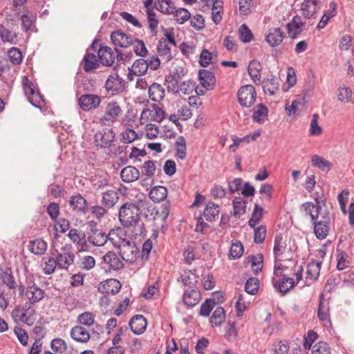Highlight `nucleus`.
I'll use <instances>...</instances> for the list:
<instances>
[{"label":"nucleus","instance_id":"1","mask_svg":"<svg viewBox=\"0 0 354 354\" xmlns=\"http://www.w3.org/2000/svg\"><path fill=\"white\" fill-rule=\"evenodd\" d=\"M109 241L115 248L120 249V254L124 261L132 263L136 260L138 248L135 244L122 238L118 230H111L109 232Z\"/></svg>","mask_w":354,"mask_h":354},{"label":"nucleus","instance_id":"2","mask_svg":"<svg viewBox=\"0 0 354 354\" xmlns=\"http://www.w3.org/2000/svg\"><path fill=\"white\" fill-rule=\"evenodd\" d=\"M140 208L133 203L123 204L119 210L120 223L125 227L135 226L140 221Z\"/></svg>","mask_w":354,"mask_h":354},{"label":"nucleus","instance_id":"3","mask_svg":"<svg viewBox=\"0 0 354 354\" xmlns=\"http://www.w3.org/2000/svg\"><path fill=\"white\" fill-rule=\"evenodd\" d=\"M165 117V111L158 104H151L142 110L140 120L142 124H149V122L160 123Z\"/></svg>","mask_w":354,"mask_h":354},{"label":"nucleus","instance_id":"4","mask_svg":"<svg viewBox=\"0 0 354 354\" xmlns=\"http://www.w3.org/2000/svg\"><path fill=\"white\" fill-rule=\"evenodd\" d=\"M24 91L28 101L35 107L41 108L44 105V101L39 91L34 84L26 77L23 80Z\"/></svg>","mask_w":354,"mask_h":354},{"label":"nucleus","instance_id":"5","mask_svg":"<svg viewBox=\"0 0 354 354\" xmlns=\"http://www.w3.org/2000/svg\"><path fill=\"white\" fill-rule=\"evenodd\" d=\"M75 257L73 246L71 244L63 245L55 258L58 268L67 270L74 263Z\"/></svg>","mask_w":354,"mask_h":354},{"label":"nucleus","instance_id":"6","mask_svg":"<svg viewBox=\"0 0 354 354\" xmlns=\"http://www.w3.org/2000/svg\"><path fill=\"white\" fill-rule=\"evenodd\" d=\"M238 101L243 107H250L256 99V91L253 86L248 84L239 88L237 93Z\"/></svg>","mask_w":354,"mask_h":354},{"label":"nucleus","instance_id":"7","mask_svg":"<svg viewBox=\"0 0 354 354\" xmlns=\"http://www.w3.org/2000/svg\"><path fill=\"white\" fill-rule=\"evenodd\" d=\"M330 214L327 210L323 212V216L319 217L318 220L313 221L314 232L317 238L319 239H324L329 231L328 223H330Z\"/></svg>","mask_w":354,"mask_h":354},{"label":"nucleus","instance_id":"8","mask_svg":"<svg viewBox=\"0 0 354 354\" xmlns=\"http://www.w3.org/2000/svg\"><path fill=\"white\" fill-rule=\"evenodd\" d=\"M121 113L122 109L119 104L116 102L111 101L106 104L104 114L100 118V122L105 125L109 124L115 122Z\"/></svg>","mask_w":354,"mask_h":354},{"label":"nucleus","instance_id":"9","mask_svg":"<svg viewBox=\"0 0 354 354\" xmlns=\"http://www.w3.org/2000/svg\"><path fill=\"white\" fill-rule=\"evenodd\" d=\"M115 134L112 129H104L99 131L94 137L97 146L102 148L109 147L115 140Z\"/></svg>","mask_w":354,"mask_h":354},{"label":"nucleus","instance_id":"10","mask_svg":"<svg viewBox=\"0 0 354 354\" xmlns=\"http://www.w3.org/2000/svg\"><path fill=\"white\" fill-rule=\"evenodd\" d=\"M100 102V97L94 94L82 95L78 100L80 108L85 111L97 109Z\"/></svg>","mask_w":354,"mask_h":354},{"label":"nucleus","instance_id":"11","mask_svg":"<svg viewBox=\"0 0 354 354\" xmlns=\"http://www.w3.org/2000/svg\"><path fill=\"white\" fill-rule=\"evenodd\" d=\"M111 39L115 47L127 48L133 44V37L120 30L113 32Z\"/></svg>","mask_w":354,"mask_h":354},{"label":"nucleus","instance_id":"12","mask_svg":"<svg viewBox=\"0 0 354 354\" xmlns=\"http://www.w3.org/2000/svg\"><path fill=\"white\" fill-rule=\"evenodd\" d=\"M198 74L201 86L207 91L213 89L216 83L214 73L206 69H201L198 71Z\"/></svg>","mask_w":354,"mask_h":354},{"label":"nucleus","instance_id":"13","mask_svg":"<svg viewBox=\"0 0 354 354\" xmlns=\"http://www.w3.org/2000/svg\"><path fill=\"white\" fill-rule=\"evenodd\" d=\"M44 291L37 286H28L24 295L28 299L27 304L30 306L39 302L44 297Z\"/></svg>","mask_w":354,"mask_h":354},{"label":"nucleus","instance_id":"14","mask_svg":"<svg viewBox=\"0 0 354 354\" xmlns=\"http://www.w3.org/2000/svg\"><path fill=\"white\" fill-rule=\"evenodd\" d=\"M315 201L317 203L316 205L313 203L307 202L302 205L306 214H308L310 216L311 221L313 222L315 220H318L319 217L323 216V212L325 211H323L320 207L318 198H316Z\"/></svg>","mask_w":354,"mask_h":354},{"label":"nucleus","instance_id":"15","mask_svg":"<svg viewBox=\"0 0 354 354\" xmlns=\"http://www.w3.org/2000/svg\"><path fill=\"white\" fill-rule=\"evenodd\" d=\"M319 0H304L301 4V12L305 18H315L318 10Z\"/></svg>","mask_w":354,"mask_h":354},{"label":"nucleus","instance_id":"16","mask_svg":"<svg viewBox=\"0 0 354 354\" xmlns=\"http://www.w3.org/2000/svg\"><path fill=\"white\" fill-rule=\"evenodd\" d=\"M108 240L109 241V234L106 235L101 230H94L87 236L86 242L88 241L93 246L101 247L104 245Z\"/></svg>","mask_w":354,"mask_h":354},{"label":"nucleus","instance_id":"17","mask_svg":"<svg viewBox=\"0 0 354 354\" xmlns=\"http://www.w3.org/2000/svg\"><path fill=\"white\" fill-rule=\"evenodd\" d=\"M123 80L117 73L110 75L105 82V88L112 95L117 93L122 86Z\"/></svg>","mask_w":354,"mask_h":354},{"label":"nucleus","instance_id":"18","mask_svg":"<svg viewBox=\"0 0 354 354\" xmlns=\"http://www.w3.org/2000/svg\"><path fill=\"white\" fill-rule=\"evenodd\" d=\"M283 37V32L281 28H273L269 30V32L266 37V40L270 46L276 47L281 44Z\"/></svg>","mask_w":354,"mask_h":354},{"label":"nucleus","instance_id":"19","mask_svg":"<svg viewBox=\"0 0 354 354\" xmlns=\"http://www.w3.org/2000/svg\"><path fill=\"white\" fill-rule=\"evenodd\" d=\"M148 69L147 61L144 59H138L136 60L132 65L131 69L128 74V80H133V75L137 76L144 75Z\"/></svg>","mask_w":354,"mask_h":354},{"label":"nucleus","instance_id":"20","mask_svg":"<svg viewBox=\"0 0 354 354\" xmlns=\"http://www.w3.org/2000/svg\"><path fill=\"white\" fill-rule=\"evenodd\" d=\"M121 284L120 281L115 279H108L102 283L98 287L100 291L108 295H115L119 292Z\"/></svg>","mask_w":354,"mask_h":354},{"label":"nucleus","instance_id":"21","mask_svg":"<svg viewBox=\"0 0 354 354\" xmlns=\"http://www.w3.org/2000/svg\"><path fill=\"white\" fill-rule=\"evenodd\" d=\"M98 60L104 66H111L115 60V55L110 47L101 46L97 52Z\"/></svg>","mask_w":354,"mask_h":354},{"label":"nucleus","instance_id":"22","mask_svg":"<svg viewBox=\"0 0 354 354\" xmlns=\"http://www.w3.org/2000/svg\"><path fill=\"white\" fill-rule=\"evenodd\" d=\"M147 326V319L141 315L134 316L129 322L131 330L137 335L142 334L146 330Z\"/></svg>","mask_w":354,"mask_h":354},{"label":"nucleus","instance_id":"23","mask_svg":"<svg viewBox=\"0 0 354 354\" xmlns=\"http://www.w3.org/2000/svg\"><path fill=\"white\" fill-rule=\"evenodd\" d=\"M70 335L73 339L80 343L88 342L91 337L89 332L84 327L79 325L71 328Z\"/></svg>","mask_w":354,"mask_h":354},{"label":"nucleus","instance_id":"24","mask_svg":"<svg viewBox=\"0 0 354 354\" xmlns=\"http://www.w3.org/2000/svg\"><path fill=\"white\" fill-rule=\"evenodd\" d=\"M69 204L77 212L85 213L88 210L87 201L80 194L72 196L70 198Z\"/></svg>","mask_w":354,"mask_h":354},{"label":"nucleus","instance_id":"25","mask_svg":"<svg viewBox=\"0 0 354 354\" xmlns=\"http://www.w3.org/2000/svg\"><path fill=\"white\" fill-rule=\"evenodd\" d=\"M103 261L109 266V269L115 270H119L124 266L119 257L115 252L111 251L103 257Z\"/></svg>","mask_w":354,"mask_h":354},{"label":"nucleus","instance_id":"26","mask_svg":"<svg viewBox=\"0 0 354 354\" xmlns=\"http://www.w3.org/2000/svg\"><path fill=\"white\" fill-rule=\"evenodd\" d=\"M304 23L301 21L300 17H293L290 22L287 24L288 34L290 37L295 38L303 30Z\"/></svg>","mask_w":354,"mask_h":354},{"label":"nucleus","instance_id":"27","mask_svg":"<svg viewBox=\"0 0 354 354\" xmlns=\"http://www.w3.org/2000/svg\"><path fill=\"white\" fill-rule=\"evenodd\" d=\"M201 300L200 292L194 288L186 289L183 295V302L187 306H194Z\"/></svg>","mask_w":354,"mask_h":354},{"label":"nucleus","instance_id":"28","mask_svg":"<svg viewBox=\"0 0 354 354\" xmlns=\"http://www.w3.org/2000/svg\"><path fill=\"white\" fill-rule=\"evenodd\" d=\"M165 96L164 87L158 83H153L149 86V97L156 102H160Z\"/></svg>","mask_w":354,"mask_h":354},{"label":"nucleus","instance_id":"29","mask_svg":"<svg viewBox=\"0 0 354 354\" xmlns=\"http://www.w3.org/2000/svg\"><path fill=\"white\" fill-rule=\"evenodd\" d=\"M120 177L124 183L134 182L139 178L140 171L135 167L127 166L121 170Z\"/></svg>","mask_w":354,"mask_h":354},{"label":"nucleus","instance_id":"30","mask_svg":"<svg viewBox=\"0 0 354 354\" xmlns=\"http://www.w3.org/2000/svg\"><path fill=\"white\" fill-rule=\"evenodd\" d=\"M70 240L75 245L84 249L86 245L85 233L75 228L71 229L68 233Z\"/></svg>","mask_w":354,"mask_h":354},{"label":"nucleus","instance_id":"31","mask_svg":"<svg viewBox=\"0 0 354 354\" xmlns=\"http://www.w3.org/2000/svg\"><path fill=\"white\" fill-rule=\"evenodd\" d=\"M21 322L28 326L33 325L35 321V310L30 304L26 303L21 307Z\"/></svg>","mask_w":354,"mask_h":354},{"label":"nucleus","instance_id":"32","mask_svg":"<svg viewBox=\"0 0 354 354\" xmlns=\"http://www.w3.org/2000/svg\"><path fill=\"white\" fill-rule=\"evenodd\" d=\"M47 243L41 239L30 241L28 245L29 251L36 255H42L47 250Z\"/></svg>","mask_w":354,"mask_h":354},{"label":"nucleus","instance_id":"33","mask_svg":"<svg viewBox=\"0 0 354 354\" xmlns=\"http://www.w3.org/2000/svg\"><path fill=\"white\" fill-rule=\"evenodd\" d=\"M268 108L263 104H259L253 109L252 119L255 122L263 124L268 118Z\"/></svg>","mask_w":354,"mask_h":354},{"label":"nucleus","instance_id":"34","mask_svg":"<svg viewBox=\"0 0 354 354\" xmlns=\"http://www.w3.org/2000/svg\"><path fill=\"white\" fill-rule=\"evenodd\" d=\"M248 73L254 83H259L261 80V65L257 60L250 62L248 68Z\"/></svg>","mask_w":354,"mask_h":354},{"label":"nucleus","instance_id":"35","mask_svg":"<svg viewBox=\"0 0 354 354\" xmlns=\"http://www.w3.org/2000/svg\"><path fill=\"white\" fill-rule=\"evenodd\" d=\"M167 196V189L163 186H155L150 192L149 197L155 203L164 201Z\"/></svg>","mask_w":354,"mask_h":354},{"label":"nucleus","instance_id":"36","mask_svg":"<svg viewBox=\"0 0 354 354\" xmlns=\"http://www.w3.org/2000/svg\"><path fill=\"white\" fill-rule=\"evenodd\" d=\"M99 60L95 55L93 53H87L84 55L82 61V66L86 72H89L97 68L99 66Z\"/></svg>","mask_w":354,"mask_h":354},{"label":"nucleus","instance_id":"37","mask_svg":"<svg viewBox=\"0 0 354 354\" xmlns=\"http://www.w3.org/2000/svg\"><path fill=\"white\" fill-rule=\"evenodd\" d=\"M154 6L157 10L167 15L174 14L176 9L171 0H156L154 2Z\"/></svg>","mask_w":354,"mask_h":354},{"label":"nucleus","instance_id":"38","mask_svg":"<svg viewBox=\"0 0 354 354\" xmlns=\"http://www.w3.org/2000/svg\"><path fill=\"white\" fill-rule=\"evenodd\" d=\"M119 194L115 190H108L103 194L102 204L106 207H112L118 201Z\"/></svg>","mask_w":354,"mask_h":354},{"label":"nucleus","instance_id":"39","mask_svg":"<svg viewBox=\"0 0 354 354\" xmlns=\"http://www.w3.org/2000/svg\"><path fill=\"white\" fill-rule=\"evenodd\" d=\"M158 55L167 62L172 59L171 48L166 39H160L157 46Z\"/></svg>","mask_w":354,"mask_h":354},{"label":"nucleus","instance_id":"40","mask_svg":"<svg viewBox=\"0 0 354 354\" xmlns=\"http://www.w3.org/2000/svg\"><path fill=\"white\" fill-rule=\"evenodd\" d=\"M219 214V206L214 203L209 202L207 204L203 215L207 221H212Z\"/></svg>","mask_w":354,"mask_h":354},{"label":"nucleus","instance_id":"41","mask_svg":"<svg viewBox=\"0 0 354 354\" xmlns=\"http://www.w3.org/2000/svg\"><path fill=\"white\" fill-rule=\"evenodd\" d=\"M273 286L278 288L280 292L285 295L294 287L295 281L292 278L284 277L279 283L273 281Z\"/></svg>","mask_w":354,"mask_h":354},{"label":"nucleus","instance_id":"42","mask_svg":"<svg viewBox=\"0 0 354 354\" xmlns=\"http://www.w3.org/2000/svg\"><path fill=\"white\" fill-rule=\"evenodd\" d=\"M263 88L266 93L274 95L279 90V82L277 77L268 78L263 82Z\"/></svg>","mask_w":354,"mask_h":354},{"label":"nucleus","instance_id":"43","mask_svg":"<svg viewBox=\"0 0 354 354\" xmlns=\"http://www.w3.org/2000/svg\"><path fill=\"white\" fill-rule=\"evenodd\" d=\"M41 266L46 274H50L55 272L56 267H58V263H57L55 257H46L42 259Z\"/></svg>","mask_w":354,"mask_h":354},{"label":"nucleus","instance_id":"44","mask_svg":"<svg viewBox=\"0 0 354 354\" xmlns=\"http://www.w3.org/2000/svg\"><path fill=\"white\" fill-rule=\"evenodd\" d=\"M311 162L313 167H318L323 171H328L331 168V163L328 160L317 155L312 156Z\"/></svg>","mask_w":354,"mask_h":354},{"label":"nucleus","instance_id":"45","mask_svg":"<svg viewBox=\"0 0 354 354\" xmlns=\"http://www.w3.org/2000/svg\"><path fill=\"white\" fill-rule=\"evenodd\" d=\"M176 156L180 160H184L186 158V141L184 137L179 136L176 142Z\"/></svg>","mask_w":354,"mask_h":354},{"label":"nucleus","instance_id":"46","mask_svg":"<svg viewBox=\"0 0 354 354\" xmlns=\"http://www.w3.org/2000/svg\"><path fill=\"white\" fill-rule=\"evenodd\" d=\"M21 20L23 30L27 32L30 29L33 24L35 20V17L29 10H26L24 11V13L21 17Z\"/></svg>","mask_w":354,"mask_h":354},{"label":"nucleus","instance_id":"47","mask_svg":"<svg viewBox=\"0 0 354 354\" xmlns=\"http://www.w3.org/2000/svg\"><path fill=\"white\" fill-rule=\"evenodd\" d=\"M234 215L240 216L245 212L247 201L241 197H236L233 200Z\"/></svg>","mask_w":354,"mask_h":354},{"label":"nucleus","instance_id":"48","mask_svg":"<svg viewBox=\"0 0 354 354\" xmlns=\"http://www.w3.org/2000/svg\"><path fill=\"white\" fill-rule=\"evenodd\" d=\"M225 319V313L223 308L217 307L210 318V323L212 326H218L224 322Z\"/></svg>","mask_w":354,"mask_h":354},{"label":"nucleus","instance_id":"49","mask_svg":"<svg viewBox=\"0 0 354 354\" xmlns=\"http://www.w3.org/2000/svg\"><path fill=\"white\" fill-rule=\"evenodd\" d=\"M79 326H91L94 324L95 315L89 312H84L78 315L77 319Z\"/></svg>","mask_w":354,"mask_h":354},{"label":"nucleus","instance_id":"50","mask_svg":"<svg viewBox=\"0 0 354 354\" xmlns=\"http://www.w3.org/2000/svg\"><path fill=\"white\" fill-rule=\"evenodd\" d=\"M321 269V263L318 261H313L308 265L307 267V277L312 279L315 280L319 275Z\"/></svg>","mask_w":354,"mask_h":354},{"label":"nucleus","instance_id":"51","mask_svg":"<svg viewBox=\"0 0 354 354\" xmlns=\"http://www.w3.org/2000/svg\"><path fill=\"white\" fill-rule=\"evenodd\" d=\"M0 37L3 42L15 44L17 41V35L15 32L7 29L3 26H0Z\"/></svg>","mask_w":354,"mask_h":354},{"label":"nucleus","instance_id":"52","mask_svg":"<svg viewBox=\"0 0 354 354\" xmlns=\"http://www.w3.org/2000/svg\"><path fill=\"white\" fill-rule=\"evenodd\" d=\"M243 252V246L241 241H235L232 243L229 252V258L232 259H239Z\"/></svg>","mask_w":354,"mask_h":354},{"label":"nucleus","instance_id":"53","mask_svg":"<svg viewBox=\"0 0 354 354\" xmlns=\"http://www.w3.org/2000/svg\"><path fill=\"white\" fill-rule=\"evenodd\" d=\"M197 277L192 273L190 270L185 271L180 276L181 281L186 286H188L187 289L194 288L196 283L197 282Z\"/></svg>","mask_w":354,"mask_h":354},{"label":"nucleus","instance_id":"54","mask_svg":"<svg viewBox=\"0 0 354 354\" xmlns=\"http://www.w3.org/2000/svg\"><path fill=\"white\" fill-rule=\"evenodd\" d=\"M196 89V82L194 80H186L180 83L177 92H180L184 95H189Z\"/></svg>","mask_w":354,"mask_h":354},{"label":"nucleus","instance_id":"55","mask_svg":"<svg viewBox=\"0 0 354 354\" xmlns=\"http://www.w3.org/2000/svg\"><path fill=\"white\" fill-rule=\"evenodd\" d=\"M286 243L283 241V238L281 234L277 235L274 239V245L273 252L275 257H280L284 252Z\"/></svg>","mask_w":354,"mask_h":354},{"label":"nucleus","instance_id":"56","mask_svg":"<svg viewBox=\"0 0 354 354\" xmlns=\"http://www.w3.org/2000/svg\"><path fill=\"white\" fill-rule=\"evenodd\" d=\"M319 115L317 113H315L313 115L312 120L310 124L309 134L312 136H319L322 133L321 127L318 124Z\"/></svg>","mask_w":354,"mask_h":354},{"label":"nucleus","instance_id":"57","mask_svg":"<svg viewBox=\"0 0 354 354\" xmlns=\"http://www.w3.org/2000/svg\"><path fill=\"white\" fill-rule=\"evenodd\" d=\"M147 21H148V24H149V28L154 35H156V32H157L156 29H157L158 25L159 24V20L157 17V15L153 12V10H149L147 12Z\"/></svg>","mask_w":354,"mask_h":354},{"label":"nucleus","instance_id":"58","mask_svg":"<svg viewBox=\"0 0 354 354\" xmlns=\"http://www.w3.org/2000/svg\"><path fill=\"white\" fill-rule=\"evenodd\" d=\"M336 14V9L335 5L332 6V4H330V8L327 10L324 15L322 16L321 20L317 24V28L318 29H322L324 28L326 25L327 24L328 20L335 16Z\"/></svg>","mask_w":354,"mask_h":354},{"label":"nucleus","instance_id":"59","mask_svg":"<svg viewBox=\"0 0 354 354\" xmlns=\"http://www.w3.org/2000/svg\"><path fill=\"white\" fill-rule=\"evenodd\" d=\"M259 288L258 279L251 277L247 280L245 285V290L250 295H254Z\"/></svg>","mask_w":354,"mask_h":354},{"label":"nucleus","instance_id":"60","mask_svg":"<svg viewBox=\"0 0 354 354\" xmlns=\"http://www.w3.org/2000/svg\"><path fill=\"white\" fill-rule=\"evenodd\" d=\"M215 304L216 303L214 299H206L205 301L201 306L200 315L203 317H208L214 308Z\"/></svg>","mask_w":354,"mask_h":354},{"label":"nucleus","instance_id":"61","mask_svg":"<svg viewBox=\"0 0 354 354\" xmlns=\"http://www.w3.org/2000/svg\"><path fill=\"white\" fill-rule=\"evenodd\" d=\"M212 53L207 49H203L200 54L198 60L200 65L203 67H207L212 63Z\"/></svg>","mask_w":354,"mask_h":354},{"label":"nucleus","instance_id":"62","mask_svg":"<svg viewBox=\"0 0 354 354\" xmlns=\"http://www.w3.org/2000/svg\"><path fill=\"white\" fill-rule=\"evenodd\" d=\"M8 54L9 59L12 64L18 65L21 62L22 53L19 48L12 47L8 50Z\"/></svg>","mask_w":354,"mask_h":354},{"label":"nucleus","instance_id":"63","mask_svg":"<svg viewBox=\"0 0 354 354\" xmlns=\"http://www.w3.org/2000/svg\"><path fill=\"white\" fill-rule=\"evenodd\" d=\"M239 33L240 39L244 43L250 42L253 38L251 30L245 24H242L240 26Z\"/></svg>","mask_w":354,"mask_h":354},{"label":"nucleus","instance_id":"64","mask_svg":"<svg viewBox=\"0 0 354 354\" xmlns=\"http://www.w3.org/2000/svg\"><path fill=\"white\" fill-rule=\"evenodd\" d=\"M312 354H330V347L328 344L324 342H320L312 346Z\"/></svg>","mask_w":354,"mask_h":354}]
</instances>
